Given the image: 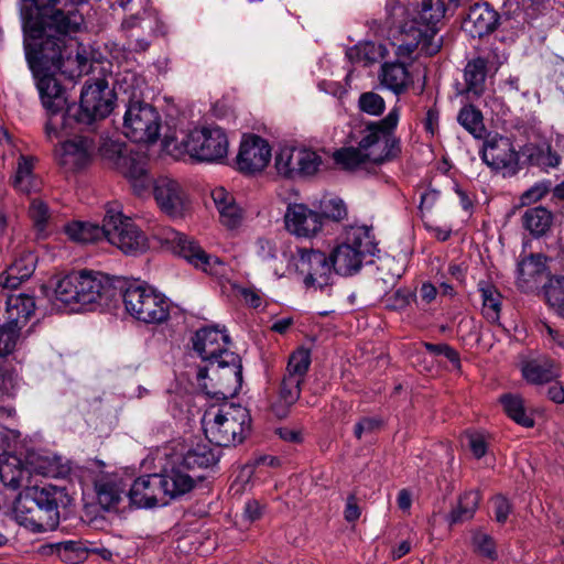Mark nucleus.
<instances>
[{"mask_svg":"<svg viewBox=\"0 0 564 564\" xmlns=\"http://www.w3.org/2000/svg\"><path fill=\"white\" fill-rule=\"evenodd\" d=\"M37 473L46 477L57 478L65 476L69 471V467L61 462L58 457H43L35 467Z\"/></svg>","mask_w":564,"mask_h":564,"instance_id":"49","label":"nucleus"},{"mask_svg":"<svg viewBox=\"0 0 564 564\" xmlns=\"http://www.w3.org/2000/svg\"><path fill=\"white\" fill-rule=\"evenodd\" d=\"M440 198V192L427 188L421 193L420 209L431 210Z\"/></svg>","mask_w":564,"mask_h":564,"instance_id":"61","label":"nucleus"},{"mask_svg":"<svg viewBox=\"0 0 564 564\" xmlns=\"http://www.w3.org/2000/svg\"><path fill=\"white\" fill-rule=\"evenodd\" d=\"M424 346H425L426 350L430 351L431 354L443 355L444 357H446L454 365L455 368L460 367L459 355L451 346H448L446 344H431V343H425Z\"/></svg>","mask_w":564,"mask_h":564,"instance_id":"53","label":"nucleus"},{"mask_svg":"<svg viewBox=\"0 0 564 564\" xmlns=\"http://www.w3.org/2000/svg\"><path fill=\"white\" fill-rule=\"evenodd\" d=\"M192 343L194 351L207 365L225 358L226 354H234L228 348L230 338L225 328L202 327L193 336Z\"/></svg>","mask_w":564,"mask_h":564,"instance_id":"20","label":"nucleus"},{"mask_svg":"<svg viewBox=\"0 0 564 564\" xmlns=\"http://www.w3.org/2000/svg\"><path fill=\"white\" fill-rule=\"evenodd\" d=\"M220 223L229 229L237 228L241 225L243 219L242 209L234 200L227 206H223L218 209Z\"/></svg>","mask_w":564,"mask_h":564,"instance_id":"51","label":"nucleus"},{"mask_svg":"<svg viewBox=\"0 0 564 564\" xmlns=\"http://www.w3.org/2000/svg\"><path fill=\"white\" fill-rule=\"evenodd\" d=\"M480 501L479 492L469 490L464 492L458 501L457 507L449 514V522L457 523L471 519L478 508Z\"/></svg>","mask_w":564,"mask_h":564,"instance_id":"37","label":"nucleus"},{"mask_svg":"<svg viewBox=\"0 0 564 564\" xmlns=\"http://www.w3.org/2000/svg\"><path fill=\"white\" fill-rule=\"evenodd\" d=\"M524 379L534 384H543L560 376L558 367L547 358H539L527 361L522 366Z\"/></svg>","mask_w":564,"mask_h":564,"instance_id":"31","label":"nucleus"},{"mask_svg":"<svg viewBox=\"0 0 564 564\" xmlns=\"http://www.w3.org/2000/svg\"><path fill=\"white\" fill-rule=\"evenodd\" d=\"M35 256L23 252L4 272L0 274V285L3 289L14 290L24 280L29 279L35 269Z\"/></svg>","mask_w":564,"mask_h":564,"instance_id":"28","label":"nucleus"},{"mask_svg":"<svg viewBox=\"0 0 564 564\" xmlns=\"http://www.w3.org/2000/svg\"><path fill=\"white\" fill-rule=\"evenodd\" d=\"M492 509L496 521L500 524H503L508 520L512 507L506 497L499 495L492 499Z\"/></svg>","mask_w":564,"mask_h":564,"instance_id":"54","label":"nucleus"},{"mask_svg":"<svg viewBox=\"0 0 564 564\" xmlns=\"http://www.w3.org/2000/svg\"><path fill=\"white\" fill-rule=\"evenodd\" d=\"M206 438L217 446L241 444L251 431V415L247 408L235 403L208 406L202 417Z\"/></svg>","mask_w":564,"mask_h":564,"instance_id":"4","label":"nucleus"},{"mask_svg":"<svg viewBox=\"0 0 564 564\" xmlns=\"http://www.w3.org/2000/svg\"><path fill=\"white\" fill-rule=\"evenodd\" d=\"M377 427L378 422L376 420L365 417L355 425L354 434L358 440H360L365 433H370Z\"/></svg>","mask_w":564,"mask_h":564,"instance_id":"63","label":"nucleus"},{"mask_svg":"<svg viewBox=\"0 0 564 564\" xmlns=\"http://www.w3.org/2000/svg\"><path fill=\"white\" fill-rule=\"evenodd\" d=\"M468 446L476 458H481L487 452L486 441L479 434L468 435Z\"/></svg>","mask_w":564,"mask_h":564,"instance_id":"58","label":"nucleus"},{"mask_svg":"<svg viewBox=\"0 0 564 564\" xmlns=\"http://www.w3.org/2000/svg\"><path fill=\"white\" fill-rule=\"evenodd\" d=\"M256 253L262 260H271L276 257L275 243L267 238H259L256 241Z\"/></svg>","mask_w":564,"mask_h":564,"instance_id":"55","label":"nucleus"},{"mask_svg":"<svg viewBox=\"0 0 564 564\" xmlns=\"http://www.w3.org/2000/svg\"><path fill=\"white\" fill-rule=\"evenodd\" d=\"M471 544L478 555L491 561L497 560L496 542L488 533L481 530H475L471 535Z\"/></svg>","mask_w":564,"mask_h":564,"instance_id":"45","label":"nucleus"},{"mask_svg":"<svg viewBox=\"0 0 564 564\" xmlns=\"http://www.w3.org/2000/svg\"><path fill=\"white\" fill-rule=\"evenodd\" d=\"M359 109L370 116H380L386 108L384 99L377 93H362L358 99Z\"/></svg>","mask_w":564,"mask_h":564,"instance_id":"48","label":"nucleus"},{"mask_svg":"<svg viewBox=\"0 0 564 564\" xmlns=\"http://www.w3.org/2000/svg\"><path fill=\"white\" fill-rule=\"evenodd\" d=\"M296 269L305 286L314 290L329 286L335 272L329 257L324 252L304 248L299 250Z\"/></svg>","mask_w":564,"mask_h":564,"instance_id":"15","label":"nucleus"},{"mask_svg":"<svg viewBox=\"0 0 564 564\" xmlns=\"http://www.w3.org/2000/svg\"><path fill=\"white\" fill-rule=\"evenodd\" d=\"M32 171L33 159L20 155L15 175L13 178V185L18 191L23 193H30L35 187Z\"/></svg>","mask_w":564,"mask_h":564,"instance_id":"38","label":"nucleus"},{"mask_svg":"<svg viewBox=\"0 0 564 564\" xmlns=\"http://www.w3.org/2000/svg\"><path fill=\"white\" fill-rule=\"evenodd\" d=\"M238 293L245 300V302L249 304L251 307L257 308L262 303L260 293L254 289L239 288Z\"/></svg>","mask_w":564,"mask_h":564,"instance_id":"60","label":"nucleus"},{"mask_svg":"<svg viewBox=\"0 0 564 564\" xmlns=\"http://www.w3.org/2000/svg\"><path fill=\"white\" fill-rule=\"evenodd\" d=\"M399 119L400 107L395 105L383 119L367 123L360 131L358 148L369 162L381 164L398 155L400 147L393 132Z\"/></svg>","mask_w":564,"mask_h":564,"instance_id":"7","label":"nucleus"},{"mask_svg":"<svg viewBox=\"0 0 564 564\" xmlns=\"http://www.w3.org/2000/svg\"><path fill=\"white\" fill-rule=\"evenodd\" d=\"M47 121L45 124V134L48 140L59 139L62 132L67 127V118L64 110H46Z\"/></svg>","mask_w":564,"mask_h":564,"instance_id":"47","label":"nucleus"},{"mask_svg":"<svg viewBox=\"0 0 564 564\" xmlns=\"http://www.w3.org/2000/svg\"><path fill=\"white\" fill-rule=\"evenodd\" d=\"M272 158L269 142L257 135L248 134L241 140L236 164L238 171L253 175L262 172Z\"/></svg>","mask_w":564,"mask_h":564,"instance_id":"19","label":"nucleus"},{"mask_svg":"<svg viewBox=\"0 0 564 564\" xmlns=\"http://www.w3.org/2000/svg\"><path fill=\"white\" fill-rule=\"evenodd\" d=\"M57 551L59 556H62L66 561L76 562L79 561L80 554H75L73 556V553L77 551V543L74 541H65L57 544Z\"/></svg>","mask_w":564,"mask_h":564,"instance_id":"59","label":"nucleus"},{"mask_svg":"<svg viewBox=\"0 0 564 564\" xmlns=\"http://www.w3.org/2000/svg\"><path fill=\"white\" fill-rule=\"evenodd\" d=\"M322 215L324 218L326 217L339 221L347 216V208L341 199L332 198L325 204Z\"/></svg>","mask_w":564,"mask_h":564,"instance_id":"52","label":"nucleus"},{"mask_svg":"<svg viewBox=\"0 0 564 564\" xmlns=\"http://www.w3.org/2000/svg\"><path fill=\"white\" fill-rule=\"evenodd\" d=\"M185 468L187 467L181 463L159 474L167 502L184 496L195 487V478Z\"/></svg>","mask_w":564,"mask_h":564,"instance_id":"27","label":"nucleus"},{"mask_svg":"<svg viewBox=\"0 0 564 564\" xmlns=\"http://www.w3.org/2000/svg\"><path fill=\"white\" fill-rule=\"evenodd\" d=\"M378 251L372 227L354 225L344 229L329 259L337 274L352 275Z\"/></svg>","mask_w":564,"mask_h":564,"instance_id":"5","label":"nucleus"},{"mask_svg":"<svg viewBox=\"0 0 564 564\" xmlns=\"http://www.w3.org/2000/svg\"><path fill=\"white\" fill-rule=\"evenodd\" d=\"M115 97L113 90L105 78H98L93 83L87 80L80 93L77 121L91 124L105 119L113 109Z\"/></svg>","mask_w":564,"mask_h":564,"instance_id":"12","label":"nucleus"},{"mask_svg":"<svg viewBox=\"0 0 564 564\" xmlns=\"http://www.w3.org/2000/svg\"><path fill=\"white\" fill-rule=\"evenodd\" d=\"M467 94L479 97L485 91L487 77V62L481 58H475L467 63L464 70Z\"/></svg>","mask_w":564,"mask_h":564,"instance_id":"34","label":"nucleus"},{"mask_svg":"<svg viewBox=\"0 0 564 564\" xmlns=\"http://www.w3.org/2000/svg\"><path fill=\"white\" fill-rule=\"evenodd\" d=\"M263 508L257 500H249L245 505L242 518L245 521L252 523L261 518Z\"/></svg>","mask_w":564,"mask_h":564,"instance_id":"56","label":"nucleus"},{"mask_svg":"<svg viewBox=\"0 0 564 564\" xmlns=\"http://www.w3.org/2000/svg\"><path fill=\"white\" fill-rule=\"evenodd\" d=\"M20 330L15 327L0 323V357L10 355L18 343Z\"/></svg>","mask_w":564,"mask_h":564,"instance_id":"50","label":"nucleus"},{"mask_svg":"<svg viewBox=\"0 0 564 564\" xmlns=\"http://www.w3.org/2000/svg\"><path fill=\"white\" fill-rule=\"evenodd\" d=\"M156 238L182 256L188 263L210 275H223L226 265L219 258L206 251L193 239L173 228H162L155 234Z\"/></svg>","mask_w":564,"mask_h":564,"instance_id":"9","label":"nucleus"},{"mask_svg":"<svg viewBox=\"0 0 564 564\" xmlns=\"http://www.w3.org/2000/svg\"><path fill=\"white\" fill-rule=\"evenodd\" d=\"M242 382V366L237 354H226L225 358L213 361L197 371L198 387L216 399L236 395Z\"/></svg>","mask_w":564,"mask_h":564,"instance_id":"8","label":"nucleus"},{"mask_svg":"<svg viewBox=\"0 0 564 564\" xmlns=\"http://www.w3.org/2000/svg\"><path fill=\"white\" fill-rule=\"evenodd\" d=\"M210 196L217 210L235 200L234 196L223 186L215 187L212 191Z\"/></svg>","mask_w":564,"mask_h":564,"instance_id":"57","label":"nucleus"},{"mask_svg":"<svg viewBox=\"0 0 564 564\" xmlns=\"http://www.w3.org/2000/svg\"><path fill=\"white\" fill-rule=\"evenodd\" d=\"M217 462V455L205 445H197L195 448L189 449L182 459L183 465L187 468H207Z\"/></svg>","mask_w":564,"mask_h":564,"instance_id":"39","label":"nucleus"},{"mask_svg":"<svg viewBox=\"0 0 564 564\" xmlns=\"http://www.w3.org/2000/svg\"><path fill=\"white\" fill-rule=\"evenodd\" d=\"M122 303L126 313L139 323L161 325L169 321L172 303L154 286L141 283H129L122 291Z\"/></svg>","mask_w":564,"mask_h":564,"instance_id":"6","label":"nucleus"},{"mask_svg":"<svg viewBox=\"0 0 564 564\" xmlns=\"http://www.w3.org/2000/svg\"><path fill=\"white\" fill-rule=\"evenodd\" d=\"M500 402L507 415L516 423L524 427H532L534 425V420L527 413L524 401L520 395L511 393L503 394L500 398Z\"/></svg>","mask_w":564,"mask_h":564,"instance_id":"36","label":"nucleus"},{"mask_svg":"<svg viewBox=\"0 0 564 564\" xmlns=\"http://www.w3.org/2000/svg\"><path fill=\"white\" fill-rule=\"evenodd\" d=\"M517 283L522 290H530L546 276L545 257L532 254L518 264Z\"/></svg>","mask_w":564,"mask_h":564,"instance_id":"29","label":"nucleus"},{"mask_svg":"<svg viewBox=\"0 0 564 564\" xmlns=\"http://www.w3.org/2000/svg\"><path fill=\"white\" fill-rule=\"evenodd\" d=\"M360 508L357 503V499L355 496H349L346 501V507L344 511L345 519L348 522H354L360 517Z\"/></svg>","mask_w":564,"mask_h":564,"instance_id":"62","label":"nucleus"},{"mask_svg":"<svg viewBox=\"0 0 564 564\" xmlns=\"http://www.w3.org/2000/svg\"><path fill=\"white\" fill-rule=\"evenodd\" d=\"M480 155L488 166L497 170L511 165L517 158L510 140L497 134L486 139Z\"/></svg>","mask_w":564,"mask_h":564,"instance_id":"25","label":"nucleus"},{"mask_svg":"<svg viewBox=\"0 0 564 564\" xmlns=\"http://www.w3.org/2000/svg\"><path fill=\"white\" fill-rule=\"evenodd\" d=\"M544 295L550 307L564 317V278H551L544 286Z\"/></svg>","mask_w":564,"mask_h":564,"instance_id":"41","label":"nucleus"},{"mask_svg":"<svg viewBox=\"0 0 564 564\" xmlns=\"http://www.w3.org/2000/svg\"><path fill=\"white\" fill-rule=\"evenodd\" d=\"M480 293L482 299L484 316L491 323L498 322L501 308V296L499 292L495 289V286L485 284L480 288Z\"/></svg>","mask_w":564,"mask_h":564,"instance_id":"40","label":"nucleus"},{"mask_svg":"<svg viewBox=\"0 0 564 564\" xmlns=\"http://www.w3.org/2000/svg\"><path fill=\"white\" fill-rule=\"evenodd\" d=\"M185 152L202 162H221L228 154L229 142L219 127L192 130L182 141Z\"/></svg>","mask_w":564,"mask_h":564,"instance_id":"10","label":"nucleus"},{"mask_svg":"<svg viewBox=\"0 0 564 564\" xmlns=\"http://www.w3.org/2000/svg\"><path fill=\"white\" fill-rule=\"evenodd\" d=\"M34 310L35 302L32 296L26 294H11L7 299L6 310L0 317V323L21 329L26 325Z\"/></svg>","mask_w":564,"mask_h":564,"instance_id":"26","label":"nucleus"},{"mask_svg":"<svg viewBox=\"0 0 564 564\" xmlns=\"http://www.w3.org/2000/svg\"><path fill=\"white\" fill-rule=\"evenodd\" d=\"M499 14L488 3H477L470 7L463 21V30L471 37H482L496 30Z\"/></svg>","mask_w":564,"mask_h":564,"instance_id":"24","label":"nucleus"},{"mask_svg":"<svg viewBox=\"0 0 564 564\" xmlns=\"http://www.w3.org/2000/svg\"><path fill=\"white\" fill-rule=\"evenodd\" d=\"M162 480L159 474L144 475L137 478L128 492L131 505L137 508L166 506Z\"/></svg>","mask_w":564,"mask_h":564,"instance_id":"22","label":"nucleus"},{"mask_svg":"<svg viewBox=\"0 0 564 564\" xmlns=\"http://www.w3.org/2000/svg\"><path fill=\"white\" fill-rule=\"evenodd\" d=\"M334 159L337 164L346 170H355L369 162L358 147L340 149L334 153Z\"/></svg>","mask_w":564,"mask_h":564,"instance_id":"46","label":"nucleus"},{"mask_svg":"<svg viewBox=\"0 0 564 564\" xmlns=\"http://www.w3.org/2000/svg\"><path fill=\"white\" fill-rule=\"evenodd\" d=\"M95 147L94 140L89 137L77 135L56 148V160L65 171L76 172L88 165Z\"/></svg>","mask_w":564,"mask_h":564,"instance_id":"21","label":"nucleus"},{"mask_svg":"<svg viewBox=\"0 0 564 564\" xmlns=\"http://www.w3.org/2000/svg\"><path fill=\"white\" fill-rule=\"evenodd\" d=\"M161 117L149 104L133 101L123 117V134L133 142L152 143L160 135Z\"/></svg>","mask_w":564,"mask_h":564,"instance_id":"13","label":"nucleus"},{"mask_svg":"<svg viewBox=\"0 0 564 564\" xmlns=\"http://www.w3.org/2000/svg\"><path fill=\"white\" fill-rule=\"evenodd\" d=\"M29 216L39 235L45 236L51 219V212L47 204L40 198H33L29 206Z\"/></svg>","mask_w":564,"mask_h":564,"instance_id":"43","label":"nucleus"},{"mask_svg":"<svg viewBox=\"0 0 564 564\" xmlns=\"http://www.w3.org/2000/svg\"><path fill=\"white\" fill-rule=\"evenodd\" d=\"M115 294L116 288L108 275L83 270L73 272L57 282L53 303L57 308L69 305H100L111 300Z\"/></svg>","mask_w":564,"mask_h":564,"instance_id":"3","label":"nucleus"},{"mask_svg":"<svg viewBox=\"0 0 564 564\" xmlns=\"http://www.w3.org/2000/svg\"><path fill=\"white\" fill-rule=\"evenodd\" d=\"M0 481L13 490L23 488L13 507L19 524L33 532L51 531L58 525V506L68 500L64 488L51 484L31 485L30 471L14 456L0 458Z\"/></svg>","mask_w":564,"mask_h":564,"instance_id":"2","label":"nucleus"},{"mask_svg":"<svg viewBox=\"0 0 564 564\" xmlns=\"http://www.w3.org/2000/svg\"><path fill=\"white\" fill-rule=\"evenodd\" d=\"M553 217L544 207L528 208L522 216L524 228L534 237H541L551 228Z\"/></svg>","mask_w":564,"mask_h":564,"instance_id":"35","label":"nucleus"},{"mask_svg":"<svg viewBox=\"0 0 564 564\" xmlns=\"http://www.w3.org/2000/svg\"><path fill=\"white\" fill-rule=\"evenodd\" d=\"M98 151L100 155L109 161L116 169L128 154V150L122 142L109 138L101 140Z\"/></svg>","mask_w":564,"mask_h":564,"instance_id":"44","label":"nucleus"},{"mask_svg":"<svg viewBox=\"0 0 564 564\" xmlns=\"http://www.w3.org/2000/svg\"><path fill=\"white\" fill-rule=\"evenodd\" d=\"M420 55L421 54H417L416 51L411 57L399 58L395 55L397 61L384 62L381 65L378 75L381 86L393 93L395 96L406 93L413 85V77L405 65V61Z\"/></svg>","mask_w":564,"mask_h":564,"instance_id":"23","label":"nucleus"},{"mask_svg":"<svg viewBox=\"0 0 564 564\" xmlns=\"http://www.w3.org/2000/svg\"><path fill=\"white\" fill-rule=\"evenodd\" d=\"M109 243L126 254H138L148 249V239L138 226L121 212L108 209L105 215V236Z\"/></svg>","mask_w":564,"mask_h":564,"instance_id":"11","label":"nucleus"},{"mask_svg":"<svg viewBox=\"0 0 564 564\" xmlns=\"http://www.w3.org/2000/svg\"><path fill=\"white\" fill-rule=\"evenodd\" d=\"M437 293H438L437 289L432 283L424 282L420 289L421 301L424 304L429 305L433 301H435Z\"/></svg>","mask_w":564,"mask_h":564,"instance_id":"64","label":"nucleus"},{"mask_svg":"<svg viewBox=\"0 0 564 564\" xmlns=\"http://www.w3.org/2000/svg\"><path fill=\"white\" fill-rule=\"evenodd\" d=\"M96 492L99 505L105 510L118 506L126 492V485L118 477H105L96 484Z\"/></svg>","mask_w":564,"mask_h":564,"instance_id":"32","label":"nucleus"},{"mask_svg":"<svg viewBox=\"0 0 564 564\" xmlns=\"http://www.w3.org/2000/svg\"><path fill=\"white\" fill-rule=\"evenodd\" d=\"M63 232L75 243H93L104 238L105 224L99 226L90 221L72 220L64 225Z\"/></svg>","mask_w":564,"mask_h":564,"instance_id":"30","label":"nucleus"},{"mask_svg":"<svg viewBox=\"0 0 564 564\" xmlns=\"http://www.w3.org/2000/svg\"><path fill=\"white\" fill-rule=\"evenodd\" d=\"M283 220L285 230L297 239H313L324 226L322 213L302 203L289 204Z\"/></svg>","mask_w":564,"mask_h":564,"instance_id":"18","label":"nucleus"},{"mask_svg":"<svg viewBox=\"0 0 564 564\" xmlns=\"http://www.w3.org/2000/svg\"><path fill=\"white\" fill-rule=\"evenodd\" d=\"M24 51L43 107L45 110H64L67 98L54 75L59 72L75 76L86 70L87 58L79 52L78 42L74 37H31L24 33Z\"/></svg>","mask_w":564,"mask_h":564,"instance_id":"1","label":"nucleus"},{"mask_svg":"<svg viewBox=\"0 0 564 564\" xmlns=\"http://www.w3.org/2000/svg\"><path fill=\"white\" fill-rule=\"evenodd\" d=\"M153 197L160 210L171 218H181L189 209L186 189L171 176L162 175L154 181Z\"/></svg>","mask_w":564,"mask_h":564,"instance_id":"16","label":"nucleus"},{"mask_svg":"<svg viewBox=\"0 0 564 564\" xmlns=\"http://www.w3.org/2000/svg\"><path fill=\"white\" fill-rule=\"evenodd\" d=\"M458 122L474 137L481 138L485 132L481 112L474 106H465L460 109Z\"/></svg>","mask_w":564,"mask_h":564,"instance_id":"42","label":"nucleus"},{"mask_svg":"<svg viewBox=\"0 0 564 564\" xmlns=\"http://www.w3.org/2000/svg\"><path fill=\"white\" fill-rule=\"evenodd\" d=\"M117 170H119L126 177L131 181L135 191L141 192L145 188L148 184V177L147 162L143 156L128 153L118 165Z\"/></svg>","mask_w":564,"mask_h":564,"instance_id":"33","label":"nucleus"},{"mask_svg":"<svg viewBox=\"0 0 564 564\" xmlns=\"http://www.w3.org/2000/svg\"><path fill=\"white\" fill-rule=\"evenodd\" d=\"M311 361V350L305 347H299L290 355L280 387V401L286 408L293 405L299 400L301 386L308 371Z\"/></svg>","mask_w":564,"mask_h":564,"instance_id":"17","label":"nucleus"},{"mask_svg":"<svg viewBox=\"0 0 564 564\" xmlns=\"http://www.w3.org/2000/svg\"><path fill=\"white\" fill-rule=\"evenodd\" d=\"M321 164V156L307 148L284 145L279 148L274 156L276 173L285 178L313 175Z\"/></svg>","mask_w":564,"mask_h":564,"instance_id":"14","label":"nucleus"}]
</instances>
